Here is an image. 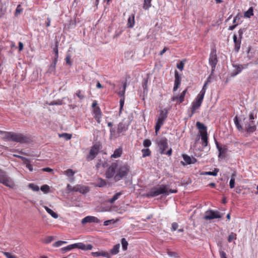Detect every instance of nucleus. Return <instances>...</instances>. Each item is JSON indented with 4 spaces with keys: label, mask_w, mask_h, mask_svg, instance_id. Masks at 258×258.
Returning a JSON list of instances; mask_svg holds the SVG:
<instances>
[{
    "label": "nucleus",
    "mask_w": 258,
    "mask_h": 258,
    "mask_svg": "<svg viewBox=\"0 0 258 258\" xmlns=\"http://www.w3.org/2000/svg\"><path fill=\"white\" fill-rule=\"evenodd\" d=\"M118 164L116 163H113L107 169L105 176L107 178H110L114 177L115 173L117 171Z\"/></svg>",
    "instance_id": "nucleus-9"
},
{
    "label": "nucleus",
    "mask_w": 258,
    "mask_h": 258,
    "mask_svg": "<svg viewBox=\"0 0 258 258\" xmlns=\"http://www.w3.org/2000/svg\"><path fill=\"white\" fill-rule=\"evenodd\" d=\"M196 126L198 130L202 131L201 132H207V126L204 123H201L200 121L197 122Z\"/></svg>",
    "instance_id": "nucleus-30"
},
{
    "label": "nucleus",
    "mask_w": 258,
    "mask_h": 258,
    "mask_svg": "<svg viewBox=\"0 0 258 258\" xmlns=\"http://www.w3.org/2000/svg\"><path fill=\"white\" fill-rule=\"evenodd\" d=\"M4 254L7 258H18L8 252H4Z\"/></svg>",
    "instance_id": "nucleus-58"
},
{
    "label": "nucleus",
    "mask_w": 258,
    "mask_h": 258,
    "mask_svg": "<svg viewBox=\"0 0 258 258\" xmlns=\"http://www.w3.org/2000/svg\"><path fill=\"white\" fill-rule=\"evenodd\" d=\"M127 129L128 125L123 121L119 122L117 125V132L120 134L125 132Z\"/></svg>",
    "instance_id": "nucleus-18"
},
{
    "label": "nucleus",
    "mask_w": 258,
    "mask_h": 258,
    "mask_svg": "<svg viewBox=\"0 0 258 258\" xmlns=\"http://www.w3.org/2000/svg\"><path fill=\"white\" fill-rule=\"evenodd\" d=\"M91 255L94 257H98L100 256H104L107 258H110V254L107 252L105 251H97V252H92L91 253Z\"/></svg>",
    "instance_id": "nucleus-22"
},
{
    "label": "nucleus",
    "mask_w": 258,
    "mask_h": 258,
    "mask_svg": "<svg viewBox=\"0 0 258 258\" xmlns=\"http://www.w3.org/2000/svg\"><path fill=\"white\" fill-rule=\"evenodd\" d=\"M0 134L3 135V138L8 141H12L20 143H26L29 141V138L21 133L0 131Z\"/></svg>",
    "instance_id": "nucleus-2"
},
{
    "label": "nucleus",
    "mask_w": 258,
    "mask_h": 258,
    "mask_svg": "<svg viewBox=\"0 0 258 258\" xmlns=\"http://www.w3.org/2000/svg\"><path fill=\"white\" fill-rule=\"evenodd\" d=\"M53 239H54L53 236H47L45 238V239L44 240V242L46 243H50L53 240Z\"/></svg>",
    "instance_id": "nucleus-57"
},
{
    "label": "nucleus",
    "mask_w": 258,
    "mask_h": 258,
    "mask_svg": "<svg viewBox=\"0 0 258 258\" xmlns=\"http://www.w3.org/2000/svg\"><path fill=\"white\" fill-rule=\"evenodd\" d=\"M209 63L211 66L212 72L214 71L216 66L218 62V58L216 54V49H213L211 52L209 59Z\"/></svg>",
    "instance_id": "nucleus-8"
},
{
    "label": "nucleus",
    "mask_w": 258,
    "mask_h": 258,
    "mask_svg": "<svg viewBox=\"0 0 258 258\" xmlns=\"http://www.w3.org/2000/svg\"><path fill=\"white\" fill-rule=\"evenodd\" d=\"M95 114V118L98 123L100 122V118H101V112L99 107H97L94 109Z\"/></svg>",
    "instance_id": "nucleus-26"
},
{
    "label": "nucleus",
    "mask_w": 258,
    "mask_h": 258,
    "mask_svg": "<svg viewBox=\"0 0 258 258\" xmlns=\"http://www.w3.org/2000/svg\"><path fill=\"white\" fill-rule=\"evenodd\" d=\"M216 145L217 148L219 152V157H220L223 154H224L227 151V148L225 147H222L219 146L218 143L216 141Z\"/></svg>",
    "instance_id": "nucleus-24"
},
{
    "label": "nucleus",
    "mask_w": 258,
    "mask_h": 258,
    "mask_svg": "<svg viewBox=\"0 0 258 258\" xmlns=\"http://www.w3.org/2000/svg\"><path fill=\"white\" fill-rule=\"evenodd\" d=\"M15 156L21 159L24 162L28 161V159H27L26 157H24L23 156H19V155H15Z\"/></svg>",
    "instance_id": "nucleus-64"
},
{
    "label": "nucleus",
    "mask_w": 258,
    "mask_h": 258,
    "mask_svg": "<svg viewBox=\"0 0 258 258\" xmlns=\"http://www.w3.org/2000/svg\"><path fill=\"white\" fill-rule=\"evenodd\" d=\"M75 95H76L81 100L84 99L85 98L84 93L80 90L77 91L76 93H75Z\"/></svg>",
    "instance_id": "nucleus-38"
},
{
    "label": "nucleus",
    "mask_w": 258,
    "mask_h": 258,
    "mask_svg": "<svg viewBox=\"0 0 258 258\" xmlns=\"http://www.w3.org/2000/svg\"><path fill=\"white\" fill-rule=\"evenodd\" d=\"M200 135L203 142V146L204 147H206L208 143L207 132H200Z\"/></svg>",
    "instance_id": "nucleus-20"
},
{
    "label": "nucleus",
    "mask_w": 258,
    "mask_h": 258,
    "mask_svg": "<svg viewBox=\"0 0 258 258\" xmlns=\"http://www.w3.org/2000/svg\"><path fill=\"white\" fill-rule=\"evenodd\" d=\"M233 120L235 126L239 131L243 132L244 131L247 134H250L256 130V127L253 120H243L244 126H243L240 124V121L237 115L235 116Z\"/></svg>",
    "instance_id": "nucleus-1"
},
{
    "label": "nucleus",
    "mask_w": 258,
    "mask_h": 258,
    "mask_svg": "<svg viewBox=\"0 0 258 258\" xmlns=\"http://www.w3.org/2000/svg\"><path fill=\"white\" fill-rule=\"evenodd\" d=\"M29 187L34 191H37L39 190V186L34 183H30Z\"/></svg>",
    "instance_id": "nucleus-46"
},
{
    "label": "nucleus",
    "mask_w": 258,
    "mask_h": 258,
    "mask_svg": "<svg viewBox=\"0 0 258 258\" xmlns=\"http://www.w3.org/2000/svg\"><path fill=\"white\" fill-rule=\"evenodd\" d=\"M99 222V220L97 218L91 216H88L85 217L84 218L82 219L81 221V223L83 225H85L87 223H98Z\"/></svg>",
    "instance_id": "nucleus-16"
},
{
    "label": "nucleus",
    "mask_w": 258,
    "mask_h": 258,
    "mask_svg": "<svg viewBox=\"0 0 258 258\" xmlns=\"http://www.w3.org/2000/svg\"><path fill=\"white\" fill-rule=\"evenodd\" d=\"M0 182L11 188L15 186L13 180L8 176L6 173L0 169Z\"/></svg>",
    "instance_id": "nucleus-7"
},
{
    "label": "nucleus",
    "mask_w": 258,
    "mask_h": 258,
    "mask_svg": "<svg viewBox=\"0 0 258 258\" xmlns=\"http://www.w3.org/2000/svg\"><path fill=\"white\" fill-rule=\"evenodd\" d=\"M74 248H78V243L70 244L66 247H62L61 248V250L63 253H64Z\"/></svg>",
    "instance_id": "nucleus-21"
},
{
    "label": "nucleus",
    "mask_w": 258,
    "mask_h": 258,
    "mask_svg": "<svg viewBox=\"0 0 258 258\" xmlns=\"http://www.w3.org/2000/svg\"><path fill=\"white\" fill-rule=\"evenodd\" d=\"M121 243L122 245V248L123 250H126L127 248L128 242L124 238L121 239Z\"/></svg>",
    "instance_id": "nucleus-41"
},
{
    "label": "nucleus",
    "mask_w": 258,
    "mask_h": 258,
    "mask_svg": "<svg viewBox=\"0 0 258 258\" xmlns=\"http://www.w3.org/2000/svg\"><path fill=\"white\" fill-rule=\"evenodd\" d=\"M176 189H168L165 185H160L159 187H154L148 192L146 197L147 198H153L158 196L161 194L169 195V193H176Z\"/></svg>",
    "instance_id": "nucleus-3"
},
{
    "label": "nucleus",
    "mask_w": 258,
    "mask_h": 258,
    "mask_svg": "<svg viewBox=\"0 0 258 258\" xmlns=\"http://www.w3.org/2000/svg\"><path fill=\"white\" fill-rule=\"evenodd\" d=\"M23 11V9L21 8V6L20 5H18L17 7L16 12H15V15L17 16L19 14H20Z\"/></svg>",
    "instance_id": "nucleus-51"
},
{
    "label": "nucleus",
    "mask_w": 258,
    "mask_h": 258,
    "mask_svg": "<svg viewBox=\"0 0 258 258\" xmlns=\"http://www.w3.org/2000/svg\"><path fill=\"white\" fill-rule=\"evenodd\" d=\"M93 248V246L90 244H85L83 243H78V249H80L84 250H91Z\"/></svg>",
    "instance_id": "nucleus-23"
},
{
    "label": "nucleus",
    "mask_w": 258,
    "mask_h": 258,
    "mask_svg": "<svg viewBox=\"0 0 258 258\" xmlns=\"http://www.w3.org/2000/svg\"><path fill=\"white\" fill-rule=\"evenodd\" d=\"M219 169L218 168H214L213 171H205L202 172L201 175H212L216 176L217 175Z\"/></svg>",
    "instance_id": "nucleus-25"
},
{
    "label": "nucleus",
    "mask_w": 258,
    "mask_h": 258,
    "mask_svg": "<svg viewBox=\"0 0 258 258\" xmlns=\"http://www.w3.org/2000/svg\"><path fill=\"white\" fill-rule=\"evenodd\" d=\"M120 248V244L119 243L115 244L113 246V248L110 250V253L112 255H115L118 253Z\"/></svg>",
    "instance_id": "nucleus-33"
},
{
    "label": "nucleus",
    "mask_w": 258,
    "mask_h": 258,
    "mask_svg": "<svg viewBox=\"0 0 258 258\" xmlns=\"http://www.w3.org/2000/svg\"><path fill=\"white\" fill-rule=\"evenodd\" d=\"M178 227V225L177 223L174 222L172 224L171 231H175Z\"/></svg>",
    "instance_id": "nucleus-61"
},
{
    "label": "nucleus",
    "mask_w": 258,
    "mask_h": 258,
    "mask_svg": "<svg viewBox=\"0 0 258 258\" xmlns=\"http://www.w3.org/2000/svg\"><path fill=\"white\" fill-rule=\"evenodd\" d=\"M71 55L70 54H67L66 57V61L67 64H68L69 65H72V61H71Z\"/></svg>",
    "instance_id": "nucleus-59"
},
{
    "label": "nucleus",
    "mask_w": 258,
    "mask_h": 258,
    "mask_svg": "<svg viewBox=\"0 0 258 258\" xmlns=\"http://www.w3.org/2000/svg\"><path fill=\"white\" fill-rule=\"evenodd\" d=\"M106 181L100 178L98 179L96 183V185L98 187H103L106 185Z\"/></svg>",
    "instance_id": "nucleus-43"
},
{
    "label": "nucleus",
    "mask_w": 258,
    "mask_h": 258,
    "mask_svg": "<svg viewBox=\"0 0 258 258\" xmlns=\"http://www.w3.org/2000/svg\"><path fill=\"white\" fill-rule=\"evenodd\" d=\"M64 173L68 177H71L74 175L75 172L73 171L72 169H69L64 171Z\"/></svg>",
    "instance_id": "nucleus-47"
},
{
    "label": "nucleus",
    "mask_w": 258,
    "mask_h": 258,
    "mask_svg": "<svg viewBox=\"0 0 258 258\" xmlns=\"http://www.w3.org/2000/svg\"><path fill=\"white\" fill-rule=\"evenodd\" d=\"M180 83H181V78L179 76L177 71L175 70L174 85H176L178 86H180Z\"/></svg>",
    "instance_id": "nucleus-32"
},
{
    "label": "nucleus",
    "mask_w": 258,
    "mask_h": 258,
    "mask_svg": "<svg viewBox=\"0 0 258 258\" xmlns=\"http://www.w3.org/2000/svg\"><path fill=\"white\" fill-rule=\"evenodd\" d=\"M219 253H220V258H227L226 254L224 251L220 250L219 251Z\"/></svg>",
    "instance_id": "nucleus-62"
},
{
    "label": "nucleus",
    "mask_w": 258,
    "mask_h": 258,
    "mask_svg": "<svg viewBox=\"0 0 258 258\" xmlns=\"http://www.w3.org/2000/svg\"><path fill=\"white\" fill-rule=\"evenodd\" d=\"M142 153H143L142 157L144 158L147 156H149L151 155V152L149 149L146 148L143 149L142 150Z\"/></svg>",
    "instance_id": "nucleus-40"
},
{
    "label": "nucleus",
    "mask_w": 258,
    "mask_h": 258,
    "mask_svg": "<svg viewBox=\"0 0 258 258\" xmlns=\"http://www.w3.org/2000/svg\"><path fill=\"white\" fill-rule=\"evenodd\" d=\"M235 176L236 175L235 173H233L231 175V179L229 182V186L231 188H233L234 187Z\"/></svg>",
    "instance_id": "nucleus-39"
},
{
    "label": "nucleus",
    "mask_w": 258,
    "mask_h": 258,
    "mask_svg": "<svg viewBox=\"0 0 258 258\" xmlns=\"http://www.w3.org/2000/svg\"><path fill=\"white\" fill-rule=\"evenodd\" d=\"M120 134L117 132V128L115 127H111L110 128V137L117 138L119 136Z\"/></svg>",
    "instance_id": "nucleus-28"
},
{
    "label": "nucleus",
    "mask_w": 258,
    "mask_h": 258,
    "mask_svg": "<svg viewBox=\"0 0 258 258\" xmlns=\"http://www.w3.org/2000/svg\"><path fill=\"white\" fill-rule=\"evenodd\" d=\"M182 158L185 162L182 161L181 162L182 165L185 166L186 165H189L195 164L197 162V160L195 157H190L189 156L186 154H183Z\"/></svg>",
    "instance_id": "nucleus-15"
},
{
    "label": "nucleus",
    "mask_w": 258,
    "mask_h": 258,
    "mask_svg": "<svg viewBox=\"0 0 258 258\" xmlns=\"http://www.w3.org/2000/svg\"><path fill=\"white\" fill-rule=\"evenodd\" d=\"M124 97L121 98L120 99L119 103H120V110L119 112L120 113L121 111V110L123 108L124 103Z\"/></svg>",
    "instance_id": "nucleus-55"
},
{
    "label": "nucleus",
    "mask_w": 258,
    "mask_h": 258,
    "mask_svg": "<svg viewBox=\"0 0 258 258\" xmlns=\"http://www.w3.org/2000/svg\"><path fill=\"white\" fill-rule=\"evenodd\" d=\"M121 195V192H118L116 193L111 199L108 200V202L110 204L114 203L115 201L117 200L119 197V196H120Z\"/></svg>",
    "instance_id": "nucleus-34"
},
{
    "label": "nucleus",
    "mask_w": 258,
    "mask_h": 258,
    "mask_svg": "<svg viewBox=\"0 0 258 258\" xmlns=\"http://www.w3.org/2000/svg\"><path fill=\"white\" fill-rule=\"evenodd\" d=\"M156 143L159 149L160 153L161 154H166L168 156L171 155L172 150L170 148L166 152L165 150L168 148V140L165 137H162L156 140Z\"/></svg>",
    "instance_id": "nucleus-4"
},
{
    "label": "nucleus",
    "mask_w": 258,
    "mask_h": 258,
    "mask_svg": "<svg viewBox=\"0 0 258 258\" xmlns=\"http://www.w3.org/2000/svg\"><path fill=\"white\" fill-rule=\"evenodd\" d=\"M61 104H62V101L59 100H58L57 101H52L49 103V105H60Z\"/></svg>",
    "instance_id": "nucleus-54"
},
{
    "label": "nucleus",
    "mask_w": 258,
    "mask_h": 258,
    "mask_svg": "<svg viewBox=\"0 0 258 258\" xmlns=\"http://www.w3.org/2000/svg\"><path fill=\"white\" fill-rule=\"evenodd\" d=\"M99 150V146L98 145H94L91 148L89 154L87 156V159L88 160H93L95 156L98 154Z\"/></svg>",
    "instance_id": "nucleus-12"
},
{
    "label": "nucleus",
    "mask_w": 258,
    "mask_h": 258,
    "mask_svg": "<svg viewBox=\"0 0 258 258\" xmlns=\"http://www.w3.org/2000/svg\"><path fill=\"white\" fill-rule=\"evenodd\" d=\"M151 142L150 140L146 139L143 142V145L145 147L148 148L151 145Z\"/></svg>",
    "instance_id": "nucleus-52"
},
{
    "label": "nucleus",
    "mask_w": 258,
    "mask_h": 258,
    "mask_svg": "<svg viewBox=\"0 0 258 258\" xmlns=\"http://www.w3.org/2000/svg\"><path fill=\"white\" fill-rule=\"evenodd\" d=\"M184 63L182 62H180L177 64V68L180 70L182 71L183 69Z\"/></svg>",
    "instance_id": "nucleus-63"
},
{
    "label": "nucleus",
    "mask_w": 258,
    "mask_h": 258,
    "mask_svg": "<svg viewBox=\"0 0 258 258\" xmlns=\"http://www.w3.org/2000/svg\"><path fill=\"white\" fill-rule=\"evenodd\" d=\"M187 92V89H185L180 95H174L171 98L172 101H175L177 103H180L184 101V97Z\"/></svg>",
    "instance_id": "nucleus-13"
},
{
    "label": "nucleus",
    "mask_w": 258,
    "mask_h": 258,
    "mask_svg": "<svg viewBox=\"0 0 258 258\" xmlns=\"http://www.w3.org/2000/svg\"><path fill=\"white\" fill-rule=\"evenodd\" d=\"M233 41L234 43V50L235 52H238L240 48L241 39H238L237 36L234 34L233 36Z\"/></svg>",
    "instance_id": "nucleus-17"
},
{
    "label": "nucleus",
    "mask_w": 258,
    "mask_h": 258,
    "mask_svg": "<svg viewBox=\"0 0 258 258\" xmlns=\"http://www.w3.org/2000/svg\"><path fill=\"white\" fill-rule=\"evenodd\" d=\"M253 15V9L252 8L250 7L246 12L244 13V16L245 17L250 18Z\"/></svg>",
    "instance_id": "nucleus-42"
},
{
    "label": "nucleus",
    "mask_w": 258,
    "mask_h": 258,
    "mask_svg": "<svg viewBox=\"0 0 258 258\" xmlns=\"http://www.w3.org/2000/svg\"><path fill=\"white\" fill-rule=\"evenodd\" d=\"M203 99L197 97L196 100L192 103V106L191 107V114L193 115L197 109H199L201 106Z\"/></svg>",
    "instance_id": "nucleus-14"
},
{
    "label": "nucleus",
    "mask_w": 258,
    "mask_h": 258,
    "mask_svg": "<svg viewBox=\"0 0 258 258\" xmlns=\"http://www.w3.org/2000/svg\"><path fill=\"white\" fill-rule=\"evenodd\" d=\"M122 153V149L119 148L114 150L113 154L111 156L112 158H117L121 156Z\"/></svg>",
    "instance_id": "nucleus-27"
},
{
    "label": "nucleus",
    "mask_w": 258,
    "mask_h": 258,
    "mask_svg": "<svg viewBox=\"0 0 258 258\" xmlns=\"http://www.w3.org/2000/svg\"><path fill=\"white\" fill-rule=\"evenodd\" d=\"M53 51L55 53V58H54V60H57V58H58V49H57V46H56L54 48H53Z\"/></svg>",
    "instance_id": "nucleus-60"
},
{
    "label": "nucleus",
    "mask_w": 258,
    "mask_h": 258,
    "mask_svg": "<svg viewBox=\"0 0 258 258\" xmlns=\"http://www.w3.org/2000/svg\"><path fill=\"white\" fill-rule=\"evenodd\" d=\"M40 189L45 193H47L49 191V187L48 185L46 184H44L42 186H41Z\"/></svg>",
    "instance_id": "nucleus-48"
},
{
    "label": "nucleus",
    "mask_w": 258,
    "mask_h": 258,
    "mask_svg": "<svg viewBox=\"0 0 258 258\" xmlns=\"http://www.w3.org/2000/svg\"><path fill=\"white\" fill-rule=\"evenodd\" d=\"M167 110L165 109L160 111L159 116L156 121L155 126V133L158 134V131L160 130L161 126L163 125L164 120L167 117Z\"/></svg>",
    "instance_id": "nucleus-6"
},
{
    "label": "nucleus",
    "mask_w": 258,
    "mask_h": 258,
    "mask_svg": "<svg viewBox=\"0 0 258 258\" xmlns=\"http://www.w3.org/2000/svg\"><path fill=\"white\" fill-rule=\"evenodd\" d=\"M67 187L71 191H78L83 194H86L89 191L88 187L81 185H77L75 186L72 187L70 185L68 184Z\"/></svg>",
    "instance_id": "nucleus-10"
},
{
    "label": "nucleus",
    "mask_w": 258,
    "mask_h": 258,
    "mask_svg": "<svg viewBox=\"0 0 258 258\" xmlns=\"http://www.w3.org/2000/svg\"><path fill=\"white\" fill-rule=\"evenodd\" d=\"M67 241L59 240L54 243L53 245L54 247H59L63 244L67 243Z\"/></svg>",
    "instance_id": "nucleus-50"
},
{
    "label": "nucleus",
    "mask_w": 258,
    "mask_h": 258,
    "mask_svg": "<svg viewBox=\"0 0 258 258\" xmlns=\"http://www.w3.org/2000/svg\"><path fill=\"white\" fill-rule=\"evenodd\" d=\"M236 239V234L233 232H231L228 238V241L229 242H232V240Z\"/></svg>",
    "instance_id": "nucleus-44"
},
{
    "label": "nucleus",
    "mask_w": 258,
    "mask_h": 258,
    "mask_svg": "<svg viewBox=\"0 0 258 258\" xmlns=\"http://www.w3.org/2000/svg\"><path fill=\"white\" fill-rule=\"evenodd\" d=\"M206 90H204V89L202 88V89L200 91V93L198 95L197 97H198L199 98L203 99L205 94V93H206Z\"/></svg>",
    "instance_id": "nucleus-49"
},
{
    "label": "nucleus",
    "mask_w": 258,
    "mask_h": 258,
    "mask_svg": "<svg viewBox=\"0 0 258 258\" xmlns=\"http://www.w3.org/2000/svg\"><path fill=\"white\" fill-rule=\"evenodd\" d=\"M59 137L64 138L66 140H69L71 139L72 135L68 133H63L59 135Z\"/></svg>",
    "instance_id": "nucleus-45"
},
{
    "label": "nucleus",
    "mask_w": 258,
    "mask_h": 258,
    "mask_svg": "<svg viewBox=\"0 0 258 258\" xmlns=\"http://www.w3.org/2000/svg\"><path fill=\"white\" fill-rule=\"evenodd\" d=\"M206 215L204 217L205 220H212L216 218H221L222 216L218 211H214L211 210L207 211L205 213Z\"/></svg>",
    "instance_id": "nucleus-11"
},
{
    "label": "nucleus",
    "mask_w": 258,
    "mask_h": 258,
    "mask_svg": "<svg viewBox=\"0 0 258 258\" xmlns=\"http://www.w3.org/2000/svg\"><path fill=\"white\" fill-rule=\"evenodd\" d=\"M126 88V83L124 82L122 87V90L118 92L120 98L124 97V94Z\"/></svg>",
    "instance_id": "nucleus-36"
},
{
    "label": "nucleus",
    "mask_w": 258,
    "mask_h": 258,
    "mask_svg": "<svg viewBox=\"0 0 258 258\" xmlns=\"http://www.w3.org/2000/svg\"><path fill=\"white\" fill-rule=\"evenodd\" d=\"M44 208L46 212L50 214L53 218L56 219L58 218V214L54 212L53 211H52L51 209L49 208L48 207L46 206H44Z\"/></svg>",
    "instance_id": "nucleus-29"
},
{
    "label": "nucleus",
    "mask_w": 258,
    "mask_h": 258,
    "mask_svg": "<svg viewBox=\"0 0 258 258\" xmlns=\"http://www.w3.org/2000/svg\"><path fill=\"white\" fill-rule=\"evenodd\" d=\"M25 164H26V167L28 168L30 171H33L32 165L30 163V161L28 159V161L24 162Z\"/></svg>",
    "instance_id": "nucleus-53"
},
{
    "label": "nucleus",
    "mask_w": 258,
    "mask_h": 258,
    "mask_svg": "<svg viewBox=\"0 0 258 258\" xmlns=\"http://www.w3.org/2000/svg\"><path fill=\"white\" fill-rule=\"evenodd\" d=\"M245 30H246L245 28H241L238 30V33L239 38L242 39V35H243L244 32L245 31Z\"/></svg>",
    "instance_id": "nucleus-56"
},
{
    "label": "nucleus",
    "mask_w": 258,
    "mask_h": 258,
    "mask_svg": "<svg viewBox=\"0 0 258 258\" xmlns=\"http://www.w3.org/2000/svg\"><path fill=\"white\" fill-rule=\"evenodd\" d=\"M152 0H144L143 8L145 10H148L152 6L151 2Z\"/></svg>",
    "instance_id": "nucleus-35"
},
{
    "label": "nucleus",
    "mask_w": 258,
    "mask_h": 258,
    "mask_svg": "<svg viewBox=\"0 0 258 258\" xmlns=\"http://www.w3.org/2000/svg\"><path fill=\"white\" fill-rule=\"evenodd\" d=\"M130 171V167L127 164H123L117 166L116 173L114 177V180L118 181L125 178Z\"/></svg>",
    "instance_id": "nucleus-5"
},
{
    "label": "nucleus",
    "mask_w": 258,
    "mask_h": 258,
    "mask_svg": "<svg viewBox=\"0 0 258 258\" xmlns=\"http://www.w3.org/2000/svg\"><path fill=\"white\" fill-rule=\"evenodd\" d=\"M57 61L56 60H53V62L49 66L47 73L51 74L55 72Z\"/></svg>",
    "instance_id": "nucleus-31"
},
{
    "label": "nucleus",
    "mask_w": 258,
    "mask_h": 258,
    "mask_svg": "<svg viewBox=\"0 0 258 258\" xmlns=\"http://www.w3.org/2000/svg\"><path fill=\"white\" fill-rule=\"evenodd\" d=\"M134 23H135L134 16L132 15V16H130L128 19V21H127L128 27L130 28H133L134 26Z\"/></svg>",
    "instance_id": "nucleus-37"
},
{
    "label": "nucleus",
    "mask_w": 258,
    "mask_h": 258,
    "mask_svg": "<svg viewBox=\"0 0 258 258\" xmlns=\"http://www.w3.org/2000/svg\"><path fill=\"white\" fill-rule=\"evenodd\" d=\"M234 70L232 72V76H235L239 74L244 69L242 65L241 64H233Z\"/></svg>",
    "instance_id": "nucleus-19"
}]
</instances>
